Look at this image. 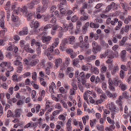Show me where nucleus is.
Instances as JSON below:
<instances>
[{"label":"nucleus","instance_id":"obj_1","mask_svg":"<svg viewBox=\"0 0 131 131\" xmlns=\"http://www.w3.org/2000/svg\"><path fill=\"white\" fill-rule=\"evenodd\" d=\"M128 40V38L124 37L123 38L121 41L119 42V45L121 46L126 47L125 49L128 51L131 48V43L126 42Z\"/></svg>","mask_w":131,"mask_h":131},{"label":"nucleus","instance_id":"obj_2","mask_svg":"<svg viewBox=\"0 0 131 131\" xmlns=\"http://www.w3.org/2000/svg\"><path fill=\"white\" fill-rule=\"evenodd\" d=\"M92 51L94 54H96L97 52L99 51L101 49V46L98 45L97 43L95 41H93L92 43Z\"/></svg>","mask_w":131,"mask_h":131},{"label":"nucleus","instance_id":"obj_3","mask_svg":"<svg viewBox=\"0 0 131 131\" xmlns=\"http://www.w3.org/2000/svg\"><path fill=\"white\" fill-rule=\"evenodd\" d=\"M68 41L67 38L63 39L59 47L60 49L63 51H64L67 48V45L68 44Z\"/></svg>","mask_w":131,"mask_h":131},{"label":"nucleus","instance_id":"obj_4","mask_svg":"<svg viewBox=\"0 0 131 131\" xmlns=\"http://www.w3.org/2000/svg\"><path fill=\"white\" fill-rule=\"evenodd\" d=\"M52 37L50 36H44L42 39V42L46 45H48L50 42Z\"/></svg>","mask_w":131,"mask_h":131},{"label":"nucleus","instance_id":"obj_5","mask_svg":"<svg viewBox=\"0 0 131 131\" xmlns=\"http://www.w3.org/2000/svg\"><path fill=\"white\" fill-rule=\"evenodd\" d=\"M76 29L75 31L76 34H78L80 33L81 31L80 27L82 26V23L80 21H78L76 23Z\"/></svg>","mask_w":131,"mask_h":131},{"label":"nucleus","instance_id":"obj_6","mask_svg":"<svg viewBox=\"0 0 131 131\" xmlns=\"http://www.w3.org/2000/svg\"><path fill=\"white\" fill-rule=\"evenodd\" d=\"M130 28L129 25H126L124 27H123L120 31V33L121 34L123 35L124 34L125 32L126 33L129 31Z\"/></svg>","mask_w":131,"mask_h":131},{"label":"nucleus","instance_id":"obj_7","mask_svg":"<svg viewBox=\"0 0 131 131\" xmlns=\"http://www.w3.org/2000/svg\"><path fill=\"white\" fill-rule=\"evenodd\" d=\"M115 6V3L113 2H112L110 5L106 7L105 10L103 11V13H105L108 12L111 9L112 7H114Z\"/></svg>","mask_w":131,"mask_h":131},{"label":"nucleus","instance_id":"obj_8","mask_svg":"<svg viewBox=\"0 0 131 131\" xmlns=\"http://www.w3.org/2000/svg\"><path fill=\"white\" fill-rule=\"evenodd\" d=\"M43 5L42 6V10H46L49 4V0H42V2Z\"/></svg>","mask_w":131,"mask_h":131},{"label":"nucleus","instance_id":"obj_9","mask_svg":"<svg viewBox=\"0 0 131 131\" xmlns=\"http://www.w3.org/2000/svg\"><path fill=\"white\" fill-rule=\"evenodd\" d=\"M126 51L125 50H123L120 53V56L122 61L125 62L126 61Z\"/></svg>","mask_w":131,"mask_h":131},{"label":"nucleus","instance_id":"obj_10","mask_svg":"<svg viewBox=\"0 0 131 131\" xmlns=\"http://www.w3.org/2000/svg\"><path fill=\"white\" fill-rule=\"evenodd\" d=\"M28 33V30L27 27H25L23 28V30L19 32L20 36H23L27 35Z\"/></svg>","mask_w":131,"mask_h":131},{"label":"nucleus","instance_id":"obj_11","mask_svg":"<svg viewBox=\"0 0 131 131\" xmlns=\"http://www.w3.org/2000/svg\"><path fill=\"white\" fill-rule=\"evenodd\" d=\"M55 64L54 66V69H56L60 64L62 63V59L60 58L56 59L55 60Z\"/></svg>","mask_w":131,"mask_h":131},{"label":"nucleus","instance_id":"obj_12","mask_svg":"<svg viewBox=\"0 0 131 131\" xmlns=\"http://www.w3.org/2000/svg\"><path fill=\"white\" fill-rule=\"evenodd\" d=\"M14 64L16 66H19L17 68L18 70L21 71L23 68V64L22 63L19 61H14Z\"/></svg>","mask_w":131,"mask_h":131},{"label":"nucleus","instance_id":"obj_13","mask_svg":"<svg viewBox=\"0 0 131 131\" xmlns=\"http://www.w3.org/2000/svg\"><path fill=\"white\" fill-rule=\"evenodd\" d=\"M119 97L122 99H123L124 98L127 99L129 98V96L128 92L125 91L123 92L122 95L120 96Z\"/></svg>","mask_w":131,"mask_h":131},{"label":"nucleus","instance_id":"obj_14","mask_svg":"<svg viewBox=\"0 0 131 131\" xmlns=\"http://www.w3.org/2000/svg\"><path fill=\"white\" fill-rule=\"evenodd\" d=\"M119 70V66L117 64H116L113 67L112 70L111 71V73L112 75H114L116 72L118 71Z\"/></svg>","mask_w":131,"mask_h":131},{"label":"nucleus","instance_id":"obj_15","mask_svg":"<svg viewBox=\"0 0 131 131\" xmlns=\"http://www.w3.org/2000/svg\"><path fill=\"white\" fill-rule=\"evenodd\" d=\"M21 77L19 76L18 77L16 74L13 75L12 77V79L13 81L14 82H17L21 80Z\"/></svg>","mask_w":131,"mask_h":131},{"label":"nucleus","instance_id":"obj_16","mask_svg":"<svg viewBox=\"0 0 131 131\" xmlns=\"http://www.w3.org/2000/svg\"><path fill=\"white\" fill-rule=\"evenodd\" d=\"M64 66H62L61 67V69L59 71V74L58 75L59 77L60 78H63L64 76V74L63 73V70H64Z\"/></svg>","mask_w":131,"mask_h":131},{"label":"nucleus","instance_id":"obj_17","mask_svg":"<svg viewBox=\"0 0 131 131\" xmlns=\"http://www.w3.org/2000/svg\"><path fill=\"white\" fill-rule=\"evenodd\" d=\"M107 58L111 59H113L114 58L113 55V51L110 50H107Z\"/></svg>","mask_w":131,"mask_h":131},{"label":"nucleus","instance_id":"obj_18","mask_svg":"<svg viewBox=\"0 0 131 131\" xmlns=\"http://www.w3.org/2000/svg\"><path fill=\"white\" fill-rule=\"evenodd\" d=\"M79 42L77 43V45H79L80 47H83V44L84 42L83 41V38L82 36H80L79 39Z\"/></svg>","mask_w":131,"mask_h":131},{"label":"nucleus","instance_id":"obj_19","mask_svg":"<svg viewBox=\"0 0 131 131\" xmlns=\"http://www.w3.org/2000/svg\"><path fill=\"white\" fill-rule=\"evenodd\" d=\"M59 42V39L58 38H56L54 39L52 45L53 47H56L58 45Z\"/></svg>","mask_w":131,"mask_h":131},{"label":"nucleus","instance_id":"obj_20","mask_svg":"<svg viewBox=\"0 0 131 131\" xmlns=\"http://www.w3.org/2000/svg\"><path fill=\"white\" fill-rule=\"evenodd\" d=\"M25 15L26 16L27 19L28 21L30 20L34 17L33 14L30 12H28Z\"/></svg>","mask_w":131,"mask_h":131},{"label":"nucleus","instance_id":"obj_21","mask_svg":"<svg viewBox=\"0 0 131 131\" xmlns=\"http://www.w3.org/2000/svg\"><path fill=\"white\" fill-rule=\"evenodd\" d=\"M18 9L21 11L24 15H26L27 13V7L25 6H24L22 8L20 7L18 8Z\"/></svg>","mask_w":131,"mask_h":131},{"label":"nucleus","instance_id":"obj_22","mask_svg":"<svg viewBox=\"0 0 131 131\" xmlns=\"http://www.w3.org/2000/svg\"><path fill=\"white\" fill-rule=\"evenodd\" d=\"M69 43L71 45L73 44L75 42V37L73 36H69L68 38Z\"/></svg>","mask_w":131,"mask_h":131},{"label":"nucleus","instance_id":"obj_23","mask_svg":"<svg viewBox=\"0 0 131 131\" xmlns=\"http://www.w3.org/2000/svg\"><path fill=\"white\" fill-rule=\"evenodd\" d=\"M47 50H46V51H45L44 52V53L47 56L48 59L49 60H51L53 58V57L52 54L51 53H50L49 52H47Z\"/></svg>","mask_w":131,"mask_h":131},{"label":"nucleus","instance_id":"obj_24","mask_svg":"<svg viewBox=\"0 0 131 131\" xmlns=\"http://www.w3.org/2000/svg\"><path fill=\"white\" fill-rule=\"evenodd\" d=\"M118 25L116 26L115 28L116 30H118L120 29L123 23L121 21H118Z\"/></svg>","mask_w":131,"mask_h":131},{"label":"nucleus","instance_id":"obj_25","mask_svg":"<svg viewBox=\"0 0 131 131\" xmlns=\"http://www.w3.org/2000/svg\"><path fill=\"white\" fill-rule=\"evenodd\" d=\"M119 108L116 106L111 111L112 117H114V115L116 113L118 112L119 111Z\"/></svg>","mask_w":131,"mask_h":131},{"label":"nucleus","instance_id":"obj_26","mask_svg":"<svg viewBox=\"0 0 131 131\" xmlns=\"http://www.w3.org/2000/svg\"><path fill=\"white\" fill-rule=\"evenodd\" d=\"M123 82L120 80H118L117 79H115V82L114 83V84L116 86H119Z\"/></svg>","mask_w":131,"mask_h":131},{"label":"nucleus","instance_id":"obj_27","mask_svg":"<svg viewBox=\"0 0 131 131\" xmlns=\"http://www.w3.org/2000/svg\"><path fill=\"white\" fill-rule=\"evenodd\" d=\"M6 67L7 70L10 71H12L14 70V68L13 66H11V64L10 62H8L7 65Z\"/></svg>","mask_w":131,"mask_h":131},{"label":"nucleus","instance_id":"obj_28","mask_svg":"<svg viewBox=\"0 0 131 131\" xmlns=\"http://www.w3.org/2000/svg\"><path fill=\"white\" fill-rule=\"evenodd\" d=\"M119 87L122 91H124L127 89V85L123 83Z\"/></svg>","mask_w":131,"mask_h":131},{"label":"nucleus","instance_id":"obj_29","mask_svg":"<svg viewBox=\"0 0 131 131\" xmlns=\"http://www.w3.org/2000/svg\"><path fill=\"white\" fill-rule=\"evenodd\" d=\"M89 18V16L86 14L82 15L80 17V19L81 21H85L87 20Z\"/></svg>","mask_w":131,"mask_h":131},{"label":"nucleus","instance_id":"obj_30","mask_svg":"<svg viewBox=\"0 0 131 131\" xmlns=\"http://www.w3.org/2000/svg\"><path fill=\"white\" fill-rule=\"evenodd\" d=\"M90 26L92 28H98L99 27V25L91 22L90 24Z\"/></svg>","mask_w":131,"mask_h":131},{"label":"nucleus","instance_id":"obj_31","mask_svg":"<svg viewBox=\"0 0 131 131\" xmlns=\"http://www.w3.org/2000/svg\"><path fill=\"white\" fill-rule=\"evenodd\" d=\"M129 21L131 22V16L128 15L124 20V23L126 24H127L129 23Z\"/></svg>","mask_w":131,"mask_h":131},{"label":"nucleus","instance_id":"obj_32","mask_svg":"<svg viewBox=\"0 0 131 131\" xmlns=\"http://www.w3.org/2000/svg\"><path fill=\"white\" fill-rule=\"evenodd\" d=\"M52 29L56 31V30L58 29H59V30H62V28L59 25H57L53 26L52 27Z\"/></svg>","mask_w":131,"mask_h":131},{"label":"nucleus","instance_id":"obj_33","mask_svg":"<svg viewBox=\"0 0 131 131\" xmlns=\"http://www.w3.org/2000/svg\"><path fill=\"white\" fill-rule=\"evenodd\" d=\"M0 26L3 29L5 28L4 26V19L3 17L1 18L0 19Z\"/></svg>","mask_w":131,"mask_h":131},{"label":"nucleus","instance_id":"obj_34","mask_svg":"<svg viewBox=\"0 0 131 131\" xmlns=\"http://www.w3.org/2000/svg\"><path fill=\"white\" fill-rule=\"evenodd\" d=\"M59 90L61 93L62 94H65L67 92V90H65L64 88L62 87H60Z\"/></svg>","mask_w":131,"mask_h":131},{"label":"nucleus","instance_id":"obj_35","mask_svg":"<svg viewBox=\"0 0 131 131\" xmlns=\"http://www.w3.org/2000/svg\"><path fill=\"white\" fill-rule=\"evenodd\" d=\"M80 61L78 59H75L73 60V64L74 66H77L79 64Z\"/></svg>","mask_w":131,"mask_h":131},{"label":"nucleus","instance_id":"obj_36","mask_svg":"<svg viewBox=\"0 0 131 131\" xmlns=\"http://www.w3.org/2000/svg\"><path fill=\"white\" fill-rule=\"evenodd\" d=\"M83 47H80V48H85L88 49L89 47V43L88 42H84V43L83 44Z\"/></svg>","mask_w":131,"mask_h":131},{"label":"nucleus","instance_id":"obj_37","mask_svg":"<svg viewBox=\"0 0 131 131\" xmlns=\"http://www.w3.org/2000/svg\"><path fill=\"white\" fill-rule=\"evenodd\" d=\"M40 31V29L39 28H34L32 30V32L34 34H35L38 32Z\"/></svg>","mask_w":131,"mask_h":131},{"label":"nucleus","instance_id":"obj_38","mask_svg":"<svg viewBox=\"0 0 131 131\" xmlns=\"http://www.w3.org/2000/svg\"><path fill=\"white\" fill-rule=\"evenodd\" d=\"M38 60H32L30 64V65L32 67L35 66L38 62Z\"/></svg>","mask_w":131,"mask_h":131},{"label":"nucleus","instance_id":"obj_39","mask_svg":"<svg viewBox=\"0 0 131 131\" xmlns=\"http://www.w3.org/2000/svg\"><path fill=\"white\" fill-rule=\"evenodd\" d=\"M40 82L41 84L44 86L46 85V83L44 81V79L42 78H40Z\"/></svg>","mask_w":131,"mask_h":131},{"label":"nucleus","instance_id":"obj_40","mask_svg":"<svg viewBox=\"0 0 131 131\" xmlns=\"http://www.w3.org/2000/svg\"><path fill=\"white\" fill-rule=\"evenodd\" d=\"M102 83L101 87L102 89L104 90H106L107 88L106 84L105 82H102Z\"/></svg>","mask_w":131,"mask_h":131},{"label":"nucleus","instance_id":"obj_41","mask_svg":"<svg viewBox=\"0 0 131 131\" xmlns=\"http://www.w3.org/2000/svg\"><path fill=\"white\" fill-rule=\"evenodd\" d=\"M118 19L117 18H115L113 20H111L110 21L111 24L112 25H115L116 23H117L118 21Z\"/></svg>","mask_w":131,"mask_h":131},{"label":"nucleus","instance_id":"obj_42","mask_svg":"<svg viewBox=\"0 0 131 131\" xmlns=\"http://www.w3.org/2000/svg\"><path fill=\"white\" fill-rule=\"evenodd\" d=\"M32 78L34 80H36L37 78V74L36 72H34L32 73Z\"/></svg>","mask_w":131,"mask_h":131},{"label":"nucleus","instance_id":"obj_43","mask_svg":"<svg viewBox=\"0 0 131 131\" xmlns=\"http://www.w3.org/2000/svg\"><path fill=\"white\" fill-rule=\"evenodd\" d=\"M1 86L5 89H7L8 88V85L6 82H3L1 85Z\"/></svg>","mask_w":131,"mask_h":131},{"label":"nucleus","instance_id":"obj_44","mask_svg":"<svg viewBox=\"0 0 131 131\" xmlns=\"http://www.w3.org/2000/svg\"><path fill=\"white\" fill-rule=\"evenodd\" d=\"M96 127L97 129L99 130L102 131L104 129V127L102 125H96Z\"/></svg>","mask_w":131,"mask_h":131},{"label":"nucleus","instance_id":"obj_45","mask_svg":"<svg viewBox=\"0 0 131 131\" xmlns=\"http://www.w3.org/2000/svg\"><path fill=\"white\" fill-rule=\"evenodd\" d=\"M11 18L12 20L14 22H16L18 20V18L17 16H14L13 15Z\"/></svg>","mask_w":131,"mask_h":131},{"label":"nucleus","instance_id":"obj_46","mask_svg":"<svg viewBox=\"0 0 131 131\" xmlns=\"http://www.w3.org/2000/svg\"><path fill=\"white\" fill-rule=\"evenodd\" d=\"M62 109H61L59 110H57L56 111H54L53 112L52 115L53 116L56 115L58 114L60 112H62Z\"/></svg>","mask_w":131,"mask_h":131},{"label":"nucleus","instance_id":"obj_47","mask_svg":"<svg viewBox=\"0 0 131 131\" xmlns=\"http://www.w3.org/2000/svg\"><path fill=\"white\" fill-rule=\"evenodd\" d=\"M78 18L75 15L73 16L71 18V19L73 22H75L78 19Z\"/></svg>","mask_w":131,"mask_h":131},{"label":"nucleus","instance_id":"obj_48","mask_svg":"<svg viewBox=\"0 0 131 131\" xmlns=\"http://www.w3.org/2000/svg\"><path fill=\"white\" fill-rule=\"evenodd\" d=\"M16 114L15 117H20V110L19 109H17L15 111Z\"/></svg>","mask_w":131,"mask_h":131},{"label":"nucleus","instance_id":"obj_49","mask_svg":"<svg viewBox=\"0 0 131 131\" xmlns=\"http://www.w3.org/2000/svg\"><path fill=\"white\" fill-rule=\"evenodd\" d=\"M100 99L103 102L106 98V96L104 94H102L100 96Z\"/></svg>","mask_w":131,"mask_h":131},{"label":"nucleus","instance_id":"obj_50","mask_svg":"<svg viewBox=\"0 0 131 131\" xmlns=\"http://www.w3.org/2000/svg\"><path fill=\"white\" fill-rule=\"evenodd\" d=\"M96 58V56H95L92 55L88 57V59L90 60H92L95 59Z\"/></svg>","mask_w":131,"mask_h":131},{"label":"nucleus","instance_id":"obj_51","mask_svg":"<svg viewBox=\"0 0 131 131\" xmlns=\"http://www.w3.org/2000/svg\"><path fill=\"white\" fill-rule=\"evenodd\" d=\"M3 29L0 31V36L1 37L3 36L4 35L5 32L7 31V29L5 28Z\"/></svg>","mask_w":131,"mask_h":131},{"label":"nucleus","instance_id":"obj_52","mask_svg":"<svg viewBox=\"0 0 131 131\" xmlns=\"http://www.w3.org/2000/svg\"><path fill=\"white\" fill-rule=\"evenodd\" d=\"M10 5H11L10 2V1H8L5 7V9L6 10L10 8Z\"/></svg>","mask_w":131,"mask_h":131},{"label":"nucleus","instance_id":"obj_53","mask_svg":"<svg viewBox=\"0 0 131 131\" xmlns=\"http://www.w3.org/2000/svg\"><path fill=\"white\" fill-rule=\"evenodd\" d=\"M8 62L3 61L1 64L0 66L1 67H5V66H7Z\"/></svg>","mask_w":131,"mask_h":131},{"label":"nucleus","instance_id":"obj_54","mask_svg":"<svg viewBox=\"0 0 131 131\" xmlns=\"http://www.w3.org/2000/svg\"><path fill=\"white\" fill-rule=\"evenodd\" d=\"M124 72L122 70H121L120 72V76L121 78L123 79L124 78Z\"/></svg>","mask_w":131,"mask_h":131},{"label":"nucleus","instance_id":"obj_55","mask_svg":"<svg viewBox=\"0 0 131 131\" xmlns=\"http://www.w3.org/2000/svg\"><path fill=\"white\" fill-rule=\"evenodd\" d=\"M71 85L72 88V89H74V90H76L77 89V86L75 83L74 82H72L71 83Z\"/></svg>","mask_w":131,"mask_h":131},{"label":"nucleus","instance_id":"obj_56","mask_svg":"<svg viewBox=\"0 0 131 131\" xmlns=\"http://www.w3.org/2000/svg\"><path fill=\"white\" fill-rule=\"evenodd\" d=\"M112 40L114 43H116L117 42V36L116 35H114L112 36Z\"/></svg>","mask_w":131,"mask_h":131},{"label":"nucleus","instance_id":"obj_57","mask_svg":"<svg viewBox=\"0 0 131 131\" xmlns=\"http://www.w3.org/2000/svg\"><path fill=\"white\" fill-rule=\"evenodd\" d=\"M46 106L45 108V110H46L47 109L49 108L50 107V102L48 101H47L46 104Z\"/></svg>","mask_w":131,"mask_h":131},{"label":"nucleus","instance_id":"obj_58","mask_svg":"<svg viewBox=\"0 0 131 131\" xmlns=\"http://www.w3.org/2000/svg\"><path fill=\"white\" fill-rule=\"evenodd\" d=\"M81 68L83 70L86 71H88L89 69L88 66L86 65L82 66Z\"/></svg>","mask_w":131,"mask_h":131},{"label":"nucleus","instance_id":"obj_59","mask_svg":"<svg viewBox=\"0 0 131 131\" xmlns=\"http://www.w3.org/2000/svg\"><path fill=\"white\" fill-rule=\"evenodd\" d=\"M116 107L115 105L112 103H111V105L109 106V109L111 111Z\"/></svg>","mask_w":131,"mask_h":131},{"label":"nucleus","instance_id":"obj_60","mask_svg":"<svg viewBox=\"0 0 131 131\" xmlns=\"http://www.w3.org/2000/svg\"><path fill=\"white\" fill-rule=\"evenodd\" d=\"M64 32V30H63L62 29V30H60L59 32L58 37L60 38L62 37L63 35Z\"/></svg>","mask_w":131,"mask_h":131},{"label":"nucleus","instance_id":"obj_61","mask_svg":"<svg viewBox=\"0 0 131 131\" xmlns=\"http://www.w3.org/2000/svg\"><path fill=\"white\" fill-rule=\"evenodd\" d=\"M54 88V87L52 85H50L49 86V90L51 94H53L54 93L53 88Z\"/></svg>","mask_w":131,"mask_h":131},{"label":"nucleus","instance_id":"obj_62","mask_svg":"<svg viewBox=\"0 0 131 131\" xmlns=\"http://www.w3.org/2000/svg\"><path fill=\"white\" fill-rule=\"evenodd\" d=\"M95 90L96 91L98 94H99L102 93V90L99 88H95Z\"/></svg>","mask_w":131,"mask_h":131},{"label":"nucleus","instance_id":"obj_63","mask_svg":"<svg viewBox=\"0 0 131 131\" xmlns=\"http://www.w3.org/2000/svg\"><path fill=\"white\" fill-rule=\"evenodd\" d=\"M102 68L101 69V71L102 72H105L107 69V68L104 65H102Z\"/></svg>","mask_w":131,"mask_h":131},{"label":"nucleus","instance_id":"obj_64","mask_svg":"<svg viewBox=\"0 0 131 131\" xmlns=\"http://www.w3.org/2000/svg\"><path fill=\"white\" fill-rule=\"evenodd\" d=\"M121 68L125 71H127L128 70V69L126 68V66L124 64H122L121 66Z\"/></svg>","mask_w":131,"mask_h":131}]
</instances>
